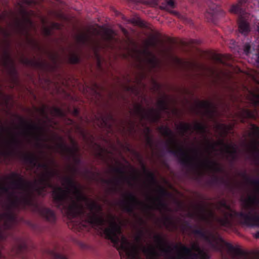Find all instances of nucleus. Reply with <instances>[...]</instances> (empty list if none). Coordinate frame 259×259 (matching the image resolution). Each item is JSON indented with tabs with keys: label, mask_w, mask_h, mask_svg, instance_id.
I'll return each instance as SVG.
<instances>
[{
	"label": "nucleus",
	"mask_w": 259,
	"mask_h": 259,
	"mask_svg": "<svg viewBox=\"0 0 259 259\" xmlns=\"http://www.w3.org/2000/svg\"><path fill=\"white\" fill-rule=\"evenodd\" d=\"M37 215L50 223H54L56 220V211H35Z\"/></svg>",
	"instance_id": "obj_16"
},
{
	"label": "nucleus",
	"mask_w": 259,
	"mask_h": 259,
	"mask_svg": "<svg viewBox=\"0 0 259 259\" xmlns=\"http://www.w3.org/2000/svg\"><path fill=\"white\" fill-rule=\"evenodd\" d=\"M23 140L29 143V123H22L19 126L0 127V156H7L12 150L20 145Z\"/></svg>",
	"instance_id": "obj_5"
},
{
	"label": "nucleus",
	"mask_w": 259,
	"mask_h": 259,
	"mask_svg": "<svg viewBox=\"0 0 259 259\" xmlns=\"http://www.w3.org/2000/svg\"><path fill=\"white\" fill-rule=\"evenodd\" d=\"M3 63L6 67H12L13 66V61L8 54H5L2 60Z\"/></svg>",
	"instance_id": "obj_23"
},
{
	"label": "nucleus",
	"mask_w": 259,
	"mask_h": 259,
	"mask_svg": "<svg viewBox=\"0 0 259 259\" xmlns=\"http://www.w3.org/2000/svg\"><path fill=\"white\" fill-rule=\"evenodd\" d=\"M96 123L99 126L104 127L108 125L107 119L105 118H96Z\"/></svg>",
	"instance_id": "obj_27"
},
{
	"label": "nucleus",
	"mask_w": 259,
	"mask_h": 259,
	"mask_svg": "<svg viewBox=\"0 0 259 259\" xmlns=\"http://www.w3.org/2000/svg\"><path fill=\"white\" fill-rule=\"evenodd\" d=\"M29 160L30 163L36 167L38 172L40 171V173L38 174V180L36 182L39 185L38 189H42L47 187H50L49 179L57 174L56 169L50 166L46 160L35 155H32Z\"/></svg>",
	"instance_id": "obj_7"
},
{
	"label": "nucleus",
	"mask_w": 259,
	"mask_h": 259,
	"mask_svg": "<svg viewBox=\"0 0 259 259\" xmlns=\"http://www.w3.org/2000/svg\"><path fill=\"white\" fill-rule=\"evenodd\" d=\"M49 254L52 259H68L62 254L61 249L57 246L53 250H49Z\"/></svg>",
	"instance_id": "obj_19"
},
{
	"label": "nucleus",
	"mask_w": 259,
	"mask_h": 259,
	"mask_svg": "<svg viewBox=\"0 0 259 259\" xmlns=\"http://www.w3.org/2000/svg\"><path fill=\"white\" fill-rule=\"evenodd\" d=\"M209 212V217L206 218L210 224L213 222L220 227L230 229L237 224H241L250 228H259V211H221L220 216H217L215 211Z\"/></svg>",
	"instance_id": "obj_4"
},
{
	"label": "nucleus",
	"mask_w": 259,
	"mask_h": 259,
	"mask_svg": "<svg viewBox=\"0 0 259 259\" xmlns=\"http://www.w3.org/2000/svg\"><path fill=\"white\" fill-rule=\"evenodd\" d=\"M146 212H152V211H145Z\"/></svg>",
	"instance_id": "obj_48"
},
{
	"label": "nucleus",
	"mask_w": 259,
	"mask_h": 259,
	"mask_svg": "<svg viewBox=\"0 0 259 259\" xmlns=\"http://www.w3.org/2000/svg\"><path fill=\"white\" fill-rule=\"evenodd\" d=\"M248 138L250 141L247 146L248 150L251 153L259 152V128L253 125H251Z\"/></svg>",
	"instance_id": "obj_14"
},
{
	"label": "nucleus",
	"mask_w": 259,
	"mask_h": 259,
	"mask_svg": "<svg viewBox=\"0 0 259 259\" xmlns=\"http://www.w3.org/2000/svg\"><path fill=\"white\" fill-rule=\"evenodd\" d=\"M254 237H255L256 238H257V239L259 238V231H257V232L255 233V235H254Z\"/></svg>",
	"instance_id": "obj_42"
},
{
	"label": "nucleus",
	"mask_w": 259,
	"mask_h": 259,
	"mask_svg": "<svg viewBox=\"0 0 259 259\" xmlns=\"http://www.w3.org/2000/svg\"><path fill=\"white\" fill-rule=\"evenodd\" d=\"M158 42V38L156 35H150L144 41L145 49L143 51H136L134 57L141 62L146 63L150 67H155L158 64L156 57L148 50L149 47H154Z\"/></svg>",
	"instance_id": "obj_10"
},
{
	"label": "nucleus",
	"mask_w": 259,
	"mask_h": 259,
	"mask_svg": "<svg viewBox=\"0 0 259 259\" xmlns=\"http://www.w3.org/2000/svg\"><path fill=\"white\" fill-rule=\"evenodd\" d=\"M149 132V128L146 127V129H145V133H146V134H147Z\"/></svg>",
	"instance_id": "obj_43"
},
{
	"label": "nucleus",
	"mask_w": 259,
	"mask_h": 259,
	"mask_svg": "<svg viewBox=\"0 0 259 259\" xmlns=\"http://www.w3.org/2000/svg\"><path fill=\"white\" fill-rule=\"evenodd\" d=\"M125 131H129L130 132H131L133 130V125H128L126 127H124Z\"/></svg>",
	"instance_id": "obj_38"
},
{
	"label": "nucleus",
	"mask_w": 259,
	"mask_h": 259,
	"mask_svg": "<svg viewBox=\"0 0 259 259\" xmlns=\"http://www.w3.org/2000/svg\"><path fill=\"white\" fill-rule=\"evenodd\" d=\"M27 3L29 4H30L31 3V1H27Z\"/></svg>",
	"instance_id": "obj_47"
},
{
	"label": "nucleus",
	"mask_w": 259,
	"mask_h": 259,
	"mask_svg": "<svg viewBox=\"0 0 259 259\" xmlns=\"http://www.w3.org/2000/svg\"><path fill=\"white\" fill-rule=\"evenodd\" d=\"M127 212H128L129 214H133V212H136V211H126Z\"/></svg>",
	"instance_id": "obj_45"
},
{
	"label": "nucleus",
	"mask_w": 259,
	"mask_h": 259,
	"mask_svg": "<svg viewBox=\"0 0 259 259\" xmlns=\"http://www.w3.org/2000/svg\"><path fill=\"white\" fill-rule=\"evenodd\" d=\"M161 212H164L165 211H161Z\"/></svg>",
	"instance_id": "obj_50"
},
{
	"label": "nucleus",
	"mask_w": 259,
	"mask_h": 259,
	"mask_svg": "<svg viewBox=\"0 0 259 259\" xmlns=\"http://www.w3.org/2000/svg\"><path fill=\"white\" fill-rule=\"evenodd\" d=\"M258 32H259V26H258Z\"/></svg>",
	"instance_id": "obj_49"
},
{
	"label": "nucleus",
	"mask_w": 259,
	"mask_h": 259,
	"mask_svg": "<svg viewBox=\"0 0 259 259\" xmlns=\"http://www.w3.org/2000/svg\"><path fill=\"white\" fill-rule=\"evenodd\" d=\"M32 190L20 175L12 173L0 180V196H5L12 207L29 204Z\"/></svg>",
	"instance_id": "obj_2"
},
{
	"label": "nucleus",
	"mask_w": 259,
	"mask_h": 259,
	"mask_svg": "<svg viewBox=\"0 0 259 259\" xmlns=\"http://www.w3.org/2000/svg\"><path fill=\"white\" fill-rule=\"evenodd\" d=\"M78 42H90L95 50L105 47L112 48L116 42L114 32L109 29L100 27L90 28L87 32L79 33L76 36Z\"/></svg>",
	"instance_id": "obj_6"
},
{
	"label": "nucleus",
	"mask_w": 259,
	"mask_h": 259,
	"mask_svg": "<svg viewBox=\"0 0 259 259\" xmlns=\"http://www.w3.org/2000/svg\"><path fill=\"white\" fill-rule=\"evenodd\" d=\"M53 113L58 116H63V114L62 111L58 108H55L53 110Z\"/></svg>",
	"instance_id": "obj_31"
},
{
	"label": "nucleus",
	"mask_w": 259,
	"mask_h": 259,
	"mask_svg": "<svg viewBox=\"0 0 259 259\" xmlns=\"http://www.w3.org/2000/svg\"><path fill=\"white\" fill-rule=\"evenodd\" d=\"M250 49V46L249 44H245L244 47V51L246 54H248Z\"/></svg>",
	"instance_id": "obj_35"
},
{
	"label": "nucleus",
	"mask_w": 259,
	"mask_h": 259,
	"mask_svg": "<svg viewBox=\"0 0 259 259\" xmlns=\"http://www.w3.org/2000/svg\"><path fill=\"white\" fill-rule=\"evenodd\" d=\"M241 115L244 117L255 118L257 115V113L255 111L245 109L242 111Z\"/></svg>",
	"instance_id": "obj_24"
},
{
	"label": "nucleus",
	"mask_w": 259,
	"mask_h": 259,
	"mask_svg": "<svg viewBox=\"0 0 259 259\" xmlns=\"http://www.w3.org/2000/svg\"><path fill=\"white\" fill-rule=\"evenodd\" d=\"M152 87H151V89L154 91H156L159 88V85L158 83L154 80L152 81Z\"/></svg>",
	"instance_id": "obj_33"
},
{
	"label": "nucleus",
	"mask_w": 259,
	"mask_h": 259,
	"mask_svg": "<svg viewBox=\"0 0 259 259\" xmlns=\"http://www.w3.org/2000/svg\"><path fill=\"white\" fill-rule=\"evenodd\" d=\"M199 108L202 111V114L211 118L215 114V108L209 102L201 101L198 104Z\"/></svg>",
	"instance_id": "obj_15"
},
{
	"label": "nucleus",
	"mask_w": 259,
	"mask_h": 259,
	"mask_svg": "<svg viewBox=\"0 0 259 259\" xmlns=\"http://www.w3.org/2000/svg\"><path fill=\"white\" fill-rule=\"evenodd\" d=\"M149 178L152 183H154V179L152 174H149Z\"/></svg>",
	"instance_id": "obj_41"
},
{
	"label": "nucleus",
	"mask_w": 259,
	"mask_h": 259,
	"mask_svg": "<svg viewBox=\"0 0 259 259\" xmlns=\"http://www.w3.org/2000/svg\"><path fill=\"white\" fill-rule=\"evenodd\" d=\"M231 128V125H226L220 123H216L214 126L216 134L221 137L225 136Z\"/></svg>",
	"instance_id": "obj_17"
},
{
	"label": "nucleus",
	"mask_w": 259,
	"mask_h": 259,
	"mask_svg": "<svg viewBox=\"0 0 259 259\" xmlns=\"http://www.w3.org/2000/svg\"><path fill=\"white\" fill-rule=\"evenodd\" d=\"M194 234L198 235L200 237L205 238L207 240H209L208 237L206 236V233L202 229H196L193 231Z\"/></svg>",
	"instance_id": "obj_26"
},
{
	"label": "nucleus",
	"mask_w": 259,
	"mask_h": 259,
	"mask_svg": "<svg viewBox=\"0 0 259 259\" xmlns=\"http://www.w3.org/2000/svg\"><path fill=\"white\" fill-rule=\"evenodd\" d=\"M240 10V3H238V4L236 5H233L231 6L230 11L231 13H238Z\"/></svg>",
	"instance_id": "obj_29"
},
{
	"label": "nucleus",
	"mask_w": 259,
	"mask_h": 259,
	"mask_svg": "<svg viewBox=\"0 0 259 259\" xmlns=\"http://www.w3.org/2000/svg\"><path fill=\"white\" fill-rule=\"evenodd\" d=\"M177 129L182 136H187L196 132L203 137L198 147H188L185 142H179L168 128L166 126L159 128L160 133L168 138V144L172 150L178 155L181 162L194 166L200 175L207 171L217 172L222 170V166L213 159L214 155L231 158L235 156L236 145L231 142L225 143L222 139L214 142L206 138L204 135L207 127L203 123L195 122L191 124L181 122L177 124Z\"/></svg>",
	"instance_id": "obj_1"
},
{
	"label": "nucleus",
	"mask_w": 259,
	"mask_h": 259,
	"mask_svg": "<svg viewBox=\"0 0 259 259\" xmlns=\"http://www.w3.org/2000/svg\"><path fill=\"white\" fill-rule=\"evenodd\" d=\"M158 109L145 110L142 109L140 105L136 104L131 113L140 118V123L144 126V122H154L160 117V110L165 111L167 108V99L166 98L160 99L157 102Z\"/></svg>",
	"instance_id": "obj_9"
},
{
	"label": "nucleus",
	"mask_w": 259,
	"mask_h": 259,
	"mask_svg": "<svg viewBox=\"0 0 259 259\" xmlns=\"http://www.w3.org/2000/svg\"><path fill=\"white\" fill-rule=\"evenodd\" d=\"M231 57L230 55L224 56V55H222L220 54H216V55H214L213 59H214V60H215V61H217L218 62H219L224 64L225 63V61H224L225 59H230Z\"/></svg>",
	"instance_id": "obj_25"
},
{
	"label": "nucleus",
	"mask_w": 259,
	"mask_h": 259,
	"mask_svg": "<svg viewBox=\"0 0 259 259\" xmlns=\"http://www.w3.org/2000/svg\"><path fill=\"white\" fill-rule=\"evenodd\" d=\"M239 30L244 34H246L249 30L248 23L241 19H240L239 21Z\"/></svg>",
	"instance_id": "obj_20"
},
{
	"label": "nucleus",
	"mask_w": 259,
	"mask_h": 259,
	"mask_svg": "<svg viewBox=\"0 0 259 259\" xmlns=\"http://www.w3.org/2000/svg\"><path fill=\"white\" fill-rule=\"evenodd\" d=\"M212 247L216 250L223 253L224 248H226L229 253L233 257L239 256L242 254L241 250L234 247L231 243L226 242L222 237H219L215 244H211Z\"/></svg>",
	"instance_id": "obj_12"
},
{
	"label": "nucleus",
	"mask_w": 259,
	"mask_h": 259,
	"mask_svg": "<svg viewBox=\"0 0 259 259\" xmlns=\"http://www.w3.org/2000/svg\"><path fill=\"white\" fill-rule=\"evenodd\" d=\"M157 193L158 196L154 195L153 194L148 195L146 197L145 202L139 201L133 194L130 193L127 195V200L129 202V209L141 208L142 210L146 209L155 208L156 205L160 203L161 197L164 196L166 192L165 190L160 186L157 187Z\"/></svg>",
	"instance_id": "obj_8"
},
{
	"label": "nucleus",
	"mask_w": 259,
	"mask_h": 259,
	"mask_svg": "<svg viewBox=\"0 0 259 259\" xmlns=\"http://www.w3.org/2000/svg\"><path fill=\"white\" fill-rule=\"evenodd\" d=\"M257 62L259 63V53H258V55Z\"/></svg>",
	"instance_id": "obj_46"
},
{
	"label": "nucleus",
	"mask_w": 259,
	"mask_h": 259,
	"mask_svg": "<svg viewBox=\"0 0 259 259\" xmlns=\"http://www.w3.org/2000/svg\"><path fill=\"white\" fill-rule=\"evenodd\" d=\"M158 1V0H150V4L153 6L157 4Z\"/></svg>",
	"instance_id": "obj_40"
},
{
	"label": "nucleus",
	"mask_w": 259,
	"mask_h": 259,
	"mask_svg": "<svg viewBox=\"0 0 259 259\" xmlns=\"http://www.w3.org/2000/svg\"><path fill=\"white\" fill-rule=\"evenodd\" d=\"M124 89L127 91H131L132 92L137 94V91L136 90V88L135 87H127L126 86L123 87Z\"/></svg>",
	"instance_id": "obj_34"
},
{
	"label": "nucleus",
	"mask_w": 259,
	"mask_h": 259,
	"mask_svg": "<svg viewBox=\"0 0 259 259\" xmlns=\"http://www.w3.org/2000/svg\"><path fill=\"white\" fill-rule=\"evenodd\" d=\"M166 3L167 4V5L171 7H174V0H166Z\"/></svg>",
	"instance_id": "obj_37"
},
{
	"label": "nucleus",
	"mask_w": 259,
	"mask_h": 259,
	"mask_svg": "<svg viewBox=\"0 0 259 259\" xmlns=\"http://www.w3.org/2000/svg\"><path fill=\"white\" fill-rule=\"evenodd\" d=\"M27 23H28V24H29L30 26H32V23H31L30 21H27Z\"/></svg>",
	"instance_id": "obj_44"
},
{
	"label": "nucleus",
	"mask_w": 259,
	"mask_h": 259,
	"mask_svg": "<svg viewBox=\"0 0 259 259\" xmlns=\"http://www.w3.org/2000/svg\"><path fill=\"white\" fill-rule=\"evenodd\" d=\"M78 58L76 54L72 55L70 58V61L72 63H75L78 62Z\"/></svg>",
	"instance_id": "obj_30"
},
{
	"label": "nucleus",
	"mask_w": 259,
	"mask_h": 259,
	"mask_svg": "<svg viewBox=\"0 0 259 259\" xmlns=\"http://www.w3.org/2000/svg\"><path fill=\"white\" fill-rule=\"evenodd\" d=\"M115 172L119 175L120 177H123L124 176V174H123V172L122 170L119 169V168H115L114 169Z\"/></svg>",
	"instance_id": "obj_32"
},
{
	"label": "nucleus",
	"mask_w": 259,
	"mask_h": 259,
	"mask_svg": "<svg viewBox=\"0 0 259 259\" xmlns=\"http://www.w3.org/2000/svg\"><path fill=\"white\" fill-rule=\"evenodd\" d=\"M53 28L59 29L60 26L57 23H54V24H52L51 27H50V26L49 27V26H46V25L44 23L42 31H43V33L45 35H49L50 34L51 29Z\"/></svg>",
	"instance_id": "obj_22"
},
{
	"label": "nucleus",
	"mask_w": 259,
	"mask_h": 259,
	"mask_svg": "<svg viewBox=\"0 0 259 259\" xmlns=\"http://www.w3.org/2000/svg\"><path fill=\"white\" fill-rule=\"evenodd\" d=\"M144 75L143 74H141L140 75V76L137 77L136 79L135 82H136L137 85H138L140 83V80L141 78L143 77Z\"/></svg>",
	"instance_id": "obj_39"
},
{
	"label": "nucleus",
	"mask_w": 259,
	"mask_h": 259,
	"mask_svg": "<svg viewBox=\"0 0 259 259\" xmlns=\"http://www.w3.org/2000/svg\"><path fill=\"white\" fill-rule=\"evenodd\" d=\"M163 225L168 230L177 229L178 224L176 221L170 216H165L162 220Z\"/></svg>",
	"instance_id": "obj_18"
},
{
	"label": "nucleus",
	"mask_w": 259,
	"mask_h": 259,
	"mask_svg": "<svg viewBox=\"0 0 259 259\" xmlns=\"http://www.w3.org/2000/svg\"><path fill=\"white\" fill-rule=\"evenodd\" d=\"M252 190L246 196H242L241 200L246 207L256 205L259 203V182H255L251 185Z\"/></svg>",
	"instance_id": "obj_13"
},
{
	"label": "nucleus",
	"mask_w": 259,
	"mask_h": 259,
	"mask_svg": "<svg viewBox=\"0 0 259 259\" xmlns=\"http://www.w3.org/2000/svg\"><path fill=\"white\" fill-rule=\"evenodd\" d=\"M62 188L54 189L53 195L57 201H64L69 210L82 208L85 205L91 210L98 209V205L93 200L86 197L81 192L80 188L70 178L66 177L62 180Z\"/></svg>",
	"instance_id": "obj_3"
},
{
	"label": "nucleus",
	"mask_w": 259,
	"mask_h": 259,
	"mask_svg": "<svg viewBox=\"0 0 259 259\" xmlns=\"http://www.w3.org/2000/svg\"><path fill=\"white\" fill-rule=\"evenodd\" d=\"M10 99V97L4 95L0 91V103L1 104H8Z\"/></svg>",
	"instance_id": "obj_28"
},
{
	"label": "nucleus",
	"mask_w": 259,
	"mask_h": 259,
	"mask_svg": "<svg viewBox=\"0 0 259 259\" xmlns=\"http://www.w3.org/2000/svg\"><path fill=\"white\" fill-rule=\"evenodd\" d=\"M180 248L182 252L179 257L184 259H209L208 254L205 252L199 246L197 242L192 244L191 248H189L181 243L174 246V248Z\"/></svg>",
	"instance_id": "obj_11"
},
{
	"label": "nucleus",
	"mask_w": 259,
	"mask_h": 259,
	"mask_svg": "<svg viewBox=\"0 0 259 259\" xmlns=\"http://www.w3.org/2000/svg\"><path fill=\"white\" fill-rule=\"evenodd\" d=\"M248 99L254 104H259V91L250 92L248 95Z\"/></svg>",
	"instance_id": "obj_21"
},
{
	"label": "nucleus",
	"mask_w": 259,
	"mask_h": 259,
	"mask_svg": "<svg viewBox=\"0 0 259 259\" xmlns=\"http://www.w3.org/2000/svg\"><path fill=\"white\" fill-rule=\"evenodd\" d=\"M136 218L140 226L143 225L145 224V221L142 218L136 216Z\"/></svg>",
	"instance_id": "obj_36"
}]
</instances>
